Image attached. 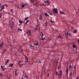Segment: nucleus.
Masks as SVG:
<instances>
[{
  "label": "nucleus",
  "mask_w": 79,
  "mask_h": 79,
  "mask_svg": "<svg viewBox=\"0 0 79 79\" xmlns=\"http://www.w3.org/2000/svg\"><path fill=\"white\" fill-rule=\"evenodd\" d=\"M13 17H12L11 19V21L12 20H13Z\"/></svg>",
  "instance_id": "52"
},
{
  "label": "nucleus",
  "mask_w": 79,
  "mask_h": 79,
  "mask_svg": "<svg viewBox=\"0 0 79 79\" xmlns=\"http://www.w3.org/2000/svg\"><path fill=\"white\" fill-rule=\"evenodd\" d=\"M75 79H79V75H78Z\"/></svg>",
  "instance_id": "26"
},
{
  "label": "nucleus",
  "mask_w": 79,
  "mask_h": 79,
  "mask_svg": "<svg viewBox=\"0 0 79 79\" xmlns=\"http://www.w3.org/2000/svg\"><path fill=\"white\" fill-rule=\"evenodd\" d=\"M3 42H2V43H1L0 45V47H1V49L2 48V47H3Z\"/></svg>",
  "instance_id": "11"
},
{
  "label": "nucleus",
  "mask_w": 79,
  "mask_h": 79,
  "mask_svg": "<svg viewBox=\"0 0 79 79\" xmlns=\"http://www.w3.org/2000/svg\"><path fill=\"white\" fill-rule=\"evenodd\" d=\"M2 10H3V9L2 8V9L0 10V11H2Z\"/></svg>",
  "instance_id": "46"
},
{
  "label": "nucleus",
  "mask_w": 79,
  "mask_h": 79,
  "mask_svg": "<svg viewBox=\"0 0 79 79\" xmlns=\"http://www.w3.org/2000/svg\"><path fill=\"white\" fill-rule=\"evenodd\" d=\"M55 74H56V76H57V75H58V72H56Z\"/></svg>",
  "instance_id": "28"
},
{
  "label": "nucleus",
  "mask_w": 79,
  "mask_h": 79,
  "mask_svg": "<svg viewBox=\"0 0 79 79\" xmlns=\"http://www.w3.org/2000/svg\"><path fill=\"white\" fill-rule=\"evenodd\" d=\"M28 61V58L27 56H26V57L25 58V61L26 63H27Z\"/></svg>",
  "instance_id": "9"
},
{
  "label": "nucleus",
  "mask_w": 79,
  "mask_h": 79,
  "mask_svg": "<svg viewBox=\"0 0 79 79\" xmlns=\"http://www.w3.org/2000/svg\"><path fill=\"white\" fill-rule=\"evenodd\" d=\"M21 7H22V8H24V4L22 5L21 6Z\"/></svg>",
  "instance_id": "31"
},
{
  "label": "nucleus",
  "mask_w": 79,
  "mask_h": 79,
  "mask_svg": "<svg viewBox=\"0 0 79 79\" xmlns=\"http://www.w3.org/2000/svg\"><path fill=\"white\" fill-rule=\"evenodd\" d=\"M54 44H55V45H57V43H54Z\"/></svg>",
  "instance_id": "42"
},
{
  "label": "nucleus",
  "mask_w": 79,
  "mask_h": 79,
  "mask_svg": "<svg viewBox=\"0 0 79 79\" xmlns=\"http://www.w3.org/2000/svg\"><path fill=\"white\" fill-rule=\"evenodd\" d=\"M19 23L21 24H22V23H23V21H22V20H19Z\"/></svg>",
  "instance_id": "18"
},
{
  "label": "nucleus",
  "mask_w": 79,
  "mask_h": 79,
  "mask_svg": "<svg viewBox=\"0 0 79 79\" xmlns=\"http://www.w3.org/2000/svg\"><path fill=\"white\" fill-rule=\"evenodd\" d=\"M28 19H29V17H27L24 19V21H26V20H27Z\"/></svg>",
  "instance_id": "22"
},
{
  "label": "nucleus",
  "mask_w": 79,
  "mask_h": 79,
  "mask_svg": "<svg viewBox=\"0 0 79 79\" xmlns=\"http://www.w3.org/2000/svg\"><path fill=\"white\" fill-rule=\"evenodd\" d=\"M6 7H8V5L7 4V5L6 6Z\"/></svg>",
  "instance_id": "59"
},
{
  "label": "nucleus",
  "mask_w": 79,
  "mask_h": 79,
  "mask_svg": "<svg viewBox=\"0 0 79 79\" xmlns=\"http://www.w3.org/2000/svg\"><path fill=\"white\" fill-rule=\"evenodd\" d=\"M29 20L28 19L27 20L26 22V23H29Z\"/></svg>",
  "instance_id": "36"
},
{
  "label": "nucleus",
  "mask_w": 79,
  "mask_h": 79,
  "mask_svg": "<svg viewBox=\"0 0 79 79\" xmlns=\"http://www.w3.org/2000/svg\"><path fill=\"white\" fill-rule=\"evenodd\" d=\"M43 36H44V35H43V33H42V36H41V37H43Z\"/></svg>",
  "instance_id": "54"
},
{
  "label": "nucleus",
  "mask_w": 79,
  "mask_h": 79,
  "mask_svg": "<svg viewBox=\"0 0 79 79\" xmlns=\"http://www.w3.org/2000/svg\"><path fill=\"white\" fill-rule=\"evenodd\" d=\"M24 72H25L24 71H23V73H24Z\"/></svg>",
  "instance_id": "64"
},
{
  "label": "nucleus",
  "mask_w": 79,
  "mask_h": 79,
  "mask_svg": "<svg viewBox=\"0 0 79 79\" xmlns=\"http://www.w3.org/2000/svg\"><path fill=\"white\" fill-rule=\"evenodd\" d=\"M67 34H66V36H68V31L67 32Z\"/></svg>",
  "instance_id": "40"
},
{
  "label": "nucleus",
  "mask_w": 79,
  "mask_h": 79,
  "mask_svg": "<svg viewBox=\"0 0 79 79\" xmlns=\"http://www.w3.org/2000/svg\"><path fill=\"white\" fill-rule=\"evenodd\" d=\"M2 9H4V8H5V7H4V6H2Z\"/></svg>",
  "instance_id": "44"
},
{
  "label": "nucleus",
  "mask_w": 79,
  "mask_h": 79,
  "mask_svg": "<svg viewBox=\"0 0 79 79\" xmlns=\"http://www.w3.org/2000/svg\"><path fill=\"white\" fill-rule=\"evenodd\" d=\"M66 74L68 75V72H66Z\"/></svg>",
  "instance_id": "58"
},
{
  "label": "nucleus",
  "mask_w": 79,
  "mask_h": 79,
  "mask_svg": "<svg viewBox=\"0 0 79 79\" xmlns=\"http://www.w3.org/2000/svg\"><path fill=\"white\" fill-rule=\"evenodd\" d=\"M23 49H21V50H20V53H22L23 52Z\"/></svg>",
  "instance_id": "29"
},
{
  "label": "nucleus",
  "mask_w": 79,
  "mask_h": 79,
  "mask_svg": "<svg viewBox=\"0 0 79 79\" xmlns=\"http://www.w3.org/2000/svg\"><path fill=\"white\" fill-rule=\"evenodd\" d=\"M77 30H76V29H75V30H74V31H73V33H76V32H77Z\"/></svg>",
  "instance_id": "17"
},
{
  "label": "nucleus",
  "mask_w": 79,
  "mask_h": 79,
  "mask_svg": "<svg viewBox=\"0 0 79 79\" xmlns=\"http://www.w3.org/2000/svg\"><path fill=\"white\" fill-rule=\"evenodd\" d=\"M39 63H42V61H40V60H39Z\"/></svg>",
  "instance_id": "53"
},
{
  "label": "nucleus",
  "mask_w": 79,
  "mask_h": 79,
  "mask_svg": "<svg viewBox=\"0 0 79 79\" xmlns=\"http://www.w3.org/2000/svg\"><path fill=\"white\" fill-rule=\"evenodd\" d=\"M13 42H14V43H15V40H13Z\"/></svg>",
  "instance_id": "39"
},
{
  "label": "nucleus",
  "mask_w": 79,
  "mask_h": 79,
  "mask_svg": "<svg viewBox=\"0 0 79 79\" xmlns=\"http://www.w3.org/2000/svg\"><path fill=\"white\" fill-rule=\"evenodd\" d=\"M14 27V26H13L12 25H11V26H10V28L12 29V28H13V27Z\"/></svg>",
  "instance_id": "30"
},
{
  "label": "nucleus",
  "mask_w": 79,
  "mask_h": 79,
  "mask_svg": "<svg viewBox=\"0 0 79 79\" xmlns=\"http://www.w3.org/2000/svg\"><path fill=\"white\" fill-rule=\"evenodd\" d=\"M44 15H45V16L46 17L48 16V17H49V15H48L47 14V13L46 12L44 13Z\"/></svg>",
  "instance_id": "10"
},
{
  "label": "nucleus",
  "mask_w": 79,
  "mask_h": 79,
  "mask_svg": "<svg viewBox=\"0 0 79 79\" xmlns=\"http://www.w3.org/2000/svg\"><path fill=\"white\" fill-rule=\"evenodd\" d=\"M19 64V66H20V67H22V66H23V64Z\"/></svg>",
  "instance_id": "21"
},
{
  "label": "nucleus",
  "mask_w": 79,
  "mask_h": 79,
  "mask_svg": "<svg viewBox=\"0 0 79 79\" xmlns=\"http://www.w3.org/2000/svg\"><path fill=\"white\" fill-rule=\"evenodd\" d=\"M68 35H71V33H69Z\"/></svg>",
  "instance_id": "51"
},
{
  "label": "nucleus",
  "mask_w": 79,
  "mask_h": 79,
  "mask_svg": "<svg viewBox=\"0 0 79 79\" xmlns=\"http://www.w3.org/2000/svg\"><path fill=\"white\" fill-rule=\"evenodd\" d=\"M66 38L67 39H68V36H67Z\"/></svg>",
  "instance_id": "61"
},
{
  "label": "nucleus",
  "mask_w": 79,
  "mask_h": 79,
  "mask_svg": "<svg viewBox=\"0 0 79 79\" xmlns=\"http://www.w3.org/2000/svg\"><path fill=\"white\" fill-rule=\"evenodd\" d=\"M21 63V61H19L18 63V64H19Z\"/></svg>",
  "instance_id": "35"
},
{
  "label": "nucleus",
  "mask_w": 79,
  "mask_h": 79,
  "mask_svg": "<svg viewBox=\"0 0 79 79\" xmlns=\"http://www.w3.org/2000/svg\"><path fill=\"white\" fill-rule=\"evenodd\" d=\"M33 3V1H32V0H31L30 1V3Z\"/></svg>",
  "instance_id": "27"
},
{
  "label": "nucleus",
  "mask_w": 79,
  "mask_h": 79,
  "mask_svg": "<svg viewBox=\"0 0 79 79\" xmlns=\"http://www.w3.org/2000/svg\"><path fill=\"white\" fill-rule=\"evenodd\" d=\"M17 75H18V74H17L16 73H15V75L16 76H17Z\"/></svg>",
  "instance_id": "47"
},
{
  "label": "nucleus",
  "mask_w": 79,
  "mask_h": 79,
  "mask_svg": "<svg viewBox=\"0 0 79 79\" xmlns=\"http://www.w3.org/2000/svg\"><path fill=\"white\" fill-rule=\"evenodd\" d=\"M7 5V4H6L5 5H4V6H6Z\"/></svg>",
  "instance_id": "62"
},
{
  "label": "nucleus",
  "mask_w": 79,
  "mask_h": 79,
  "mask_svg": "<svg viewBox=\"0 0 79 79\" xmlns=\"http://www.w3.org/2000/svg\"><path fill=\"white\" fill-rule=\"evenodd\" d=\"M26 24H27V23H26V22L25 24V26L26 25Z\"/></svg>",
  "instance_id": "63"
},
{
  "label": "nucleus",
  "mask_w": 79,
  "mask_h": 79,
  "mask_svg": "<svg viewBox=\"0 0 79 79\" xmlns=\"http://www.w3.org/2000/svg\"><path fill=\"white\" fill-rule=\"evenodd\" d=\"M61 35H60L58 37V39H60V38H61Z\"/></svg>",
  "instance_id": "24"
},
{
  "label": "nucleus",
  "mask_w": 79,
  "mask_h": 79,
  "mask_svg": "<svg viewBox=\"0 0 79 79\" xmlns=\"http://www.w3.org/2000/svg\"><path fill=\"white\" fill-rule=\"evenodd\" d=\"M74 69H76V66H75L74 67Z\"/></svg>",
  "instance_id": "41"
},
{
  "label": "nucleus",
  "mask_w": 79,
  "mask_h": 79,
  "mask_svg": "<svg viewBox=\"0 0 79 79\" xmlns=\"http://www.w3.org/2000/svg\"><path fill=\"white\" fill-rule=\"evenodd\" d=\"M11 20H10V21H9V23H10V24L9 25H10V26H12L11 25Z\"/></svg>",
  "instance_id": "25"
},
{
  "label": "nucleus",
  "mask_w": 79,
  "mask_h": 79,
  "mask_svg": "<svg viewBox=\"0 0 79 79\" xmlns=\"http://www.w3.org/2000/svg\"><path fill=\"white\" fill-rule=\"evenodd\" d=\"M58 69H60V67H59V66H58Z\"/></svg>",
  "instance_id": "56"
},
{
  "label": "nucleus",
  "mask_w": 79,
  "mask_h": 79,
  "mask_svg": "<svg viewBox=\"0 0 79 79\" xmlns=\"http://www.w3.org/2000/svg\"><path fill=\"white\" fill-rule=\"evenodd\" d=\"M69 71V70L68 69H67L66 71V73H68Z\"/></svg>",
  "instance_id": "34"
},
{
  "label": "nucleus",
  "mask_w": 79,
  "mask_h": 79,
  "mask_svg": "<svg viewBox=\"0 0 79 79\" xmlns=\"http://www.w3.org/2000/svg\"><path fill=\"white\" fill-rule=\"evenodd\" d=\"M53 12V13H54V14H58V9L57 8H54L52 10Z\"/></svg>",
  "instance_id": "2"
},
{
  "label": "nucleus",
  "mask_w": 79,
  "mask_h": 79,
  "mask_svg": "<svg viewBox=\"0 0 79 79\" xmlns=\"http://www.w3.org/2000/svg\"><path fill=\"white\" fill-rule=\"evenodd\" d=\"M47 76H49V73L47 74Z\"/></svg>",
  "instance_id": "57"
},
{
  "label": "nucleus",
  "mask_w": 79,
  "mask_h": 79,
  "mask_svg": "<svg viewBox=\"0 0 79 79\" xmlns=\"http://www.w3.org/2000/svg\"><path fill=\"white\" fill-rule=\"evenodd\" d=\"M60 38L61 39H63V37L61 36Z\"/></svg>",
  "instance_id": "50"
},
{
  "label": "nucleus",
  "mask_w": 79,
  "mask_h": 79,
  "mask_svg": "<svg viewBox=\"0 0 79 79\" xmlns=\"http://www.w3.org/2000/svg\"><path fill=\"white\" fill-rule=\"evenodd\" d=\"M73 47L74 48H76V50H77V48L76 47V46L75 45H73Z\"/></svg>",
  "instance_id": "14"
},
{
  "label": "nucleus",
  "mask_w": 79,
  "mask_h": 79,
  "mask_svg": "<svg viewBox=\"0 0 79 79\" xmlns=\"http://www.w3.org/2000/svg\"><path fill=\"white\" fill-rule=\"evenodd\" d=\"M9 59H7V60L5 62V65H6L7 63H8V61H9Z\"/></svg>",
  "instance_id": "12"
},
{
  "label": "nucleus",
  "mask_w": 79,
  "mask_h": 79,
  "mask_svg": "<svg viewBox=\"0 0 79 79\" xmlns=\"http://www.w3.org/2000/svg\"><path fill=\"white\" fill-rule=\"evenodd\" d=\"M50 22L51 23H55V22L54 21H53L50 20Z\"/></svg>",
  "instance_id": "23"
},
{
  "label": "nucleus",
  "mask_w": 79,
  "mask_h": 79,
  "mask_svg": "<svg viewBox=\"0 0 79 79\" xmlns=\"http://www.w3.org/2000/svg\"><path fill=\"white\" fill-rule=\"evenodd\" d=\"M71 68H72V66H71V65L70 64V66L69 67V69H70Z\"/></svg>",
  "instance_id": "33"
},
{
  "label": "nucleus",
  "mask_w": 79,
  "mask_h": 79,
  "mask_svg": "<svg viewBox=\"0 0 79 79\" xmlns=\"http://www.w3.org/2000/svg\"><path fill=\"white\" fill-rule=\"evenodd\" d=\"M25 77H26V78H27V79H28V77L27 76V75H26L25 76Z\"/></svg>",
  "instance_id": "37"
},
{
  "label": "nucleus",
  "mask_w": 79,
  "mask_h": 79,
  "mask_svg": "<svg viewBox=\"0 0 79 79\" xmlns=\"http://www.w3.org/2000/svg\"><path fill=\"white\" fill-rule=\"evenodd\" d=\"M17 73V69H15V73Z\"/></svg>",
  "instance_id": "38"
},
{
  "label": "nucleus",
  "mask_w": 79,
  "mask_h": 79,
  "mask_svg": "<svg viewBox=\"0 0 79 79\" xmlns=\"http://www.w3.org/2000/svg\"><path fill=\"white\" fill-rule=\"evenodd\" d=\"M1 69H2V71H5V68H3V66L1 65Z\"/></svg>",
  "instance_id": "7"
},
{
  "label": "nucleus",
  "mask_w": 79,
  "mask_h": 79,
  "mask_svg": "<svg viewBox=\"0 0 79 79\" xmlns=\"http://www.w3.org/2000/svg\"><path fill=\"white\" fill-rule=\"evenodd\" d=\"M30 47H32V44H30Z\"/></svg>",
  "instance_id": "43"
},
{
  "label": "nucleus",
  "mask_w": 79,
  "mask_h": 79,
  "mask_svg": "<svg viewBox=\"0 0 79 79\" xmlns=\"http://www.w3.org/2000/svg\"><path fill=\"white\" fill-rule=\"evenodd\" d=\"M22 31V30L21 28H18V31Z\"/></svg>",
  "instance_id": "19"
},
{
  "label": "nucleus",
  "mask_w": 79,
  "mask_h": 79,
  "mask_svg": "<svg viewBox=\"0 0 79 79\" xmlns=\"http://www.w3.org/2000/svg\"><path fill=\"white\" fill-rule=\"evenodd\" d=\"M35 31H37V28H35Z\"/></svg>",
  "instance_id": "48"
},
{
  "label": "nucleus",
  "mask_w": 79,
  "mask_h": 79,
  "mask_svg": "<svg viewBox=\"0 0 79 79\" xmlns=\"http://www.w3.org/2000/svg\"><path fill=\"white\" fill-rule=\"evenodd\" d=\"M63 74V71L60 70L59 72V74H58V79H60L61 78V76Z\"/></svg>",
  "instance_id": "1"
},
{
  "label": "nucleus",
  "mask_w": 79,
  "mask_h": 79,
  "mask_svg": "<svg viewBox=\"0 0 79 79\" xmlns=\"http://www.w3.org/2000/svg\"><path fill=\"white\" fill-rule=\"evenodd\" d=\"M72 72L71 73H70L69 75V76H71H71H72L73 74V73H74L73 70V69H72Z\"/></svg>",
  "instance_id": "6"
},
{
  "label": "nucleus",
  "mask_w": 79,
  "mask_h": 79,
  "mask_svg": "<svg viewBox=\"0 0 79 79\" xmlns=\"http://www.w3.org/2000/svg\"><path fill=\"white\" fill-rule=\"evenodd\" d=\"M26 34H29L28 37H29L31 34V30H28V31H27Z\"/></svg>",
  "instance_id": "3"
},
{
  "label": "nucleus",
  "mask_w": 79,
  "mask_h": 79,
  "mask_svg": "<svg viewBox=\"0 0 79 79\" xmlns=\"http://www.w3.org/2000/svg\"><path fill=\"white\" fill-rule=\"evenodd\" d=\"M45 3L46 4L48 5H48H50V2L48 1H46Z\"/></svg>",
  "instance_id": "4"
},
{
  "label": "nucleus",
  "mask_w": 79,
  "mask_h": 79,
  "mask_svg": "<svg viewBox=\"0 0 79 79\" xmlns=\"http://www.w3.org/2000/svg\"><path fill=\"white\" fill-rule=\"evenodd\" d=\"M0 76L1 77H2V73H0Z\"/></svg>",
  "instance_id": "45"
},
{
  "label": "nucleus",
  "mask_w": 79,
  "mask_h": 79,
  "mask_svg": "<svg viewBox=\"0 0 79 79\" xmlns=\"http://www.w3.org/2000/svg\"><path fill=\"white\" fill-rule=\"evenodd\" d=\"M6 50V49H5L3 52L2 53H4L5 52V51Z\"/></svg>",
  "instance_id": "32"
},
{
  "label": "nucleus",
  "mask_w": 79,
  "mask_h": 79,
  "mask_svg": "<svg viewBox=\"0 0 79 79\" xmlns=\"http://www.w3.org/2000/svg\"><path fill=\"white\" fill-rule=\"evenodd\" d=\"M35 45H36L37 46L39 45V43L38 42H36V43H35L34 44Z\"/></svg>",
  "instance_id": "13"
},
{
  "label": "nucleus",
  "mask_w": 79,
  "mask_h": 79,
  "mask_svg": "<svg viewBox=\"0 0 79 79\" xmlns=\"http://www.w3.org/2000/svg\"><path fill=\"white\" fill-rule=\"evenodd\" d=\"M41 39L42 40H43V41H44V40H45V39H46L45 38V37H42L41 38Z\"/></svg>",
  "instance_id": "8"
},
{
  "label": "nucleus",
  "mask_w": 79,
  "mask_h": 79,
  "mask_svg": "<svg viewBox=\"0 0 79 79\" xmlns=\"http://www.w3.org/2000/svg\"><path fill=\"white\" fill-rule=\"evenodd\" d=\"M60 14H61L62 15H65V14H64V12H62L61 11H60Z\"/></svg>",
  "instance_id": "15"
},
{
  "label": "nucleus",
  "mask_w": 79,
  "mask_h": 79,
  "mask_svg": "<svg viewBox=\"0 0 79 79\" xmlns=\"http://www.w3.org/2000/svg\"><path fill=\"white\" fill-rule=\"evenodd\" d=\"M13 47H11V48L12 50H13Z\"/></svg>",
  "instance_id": "60"
},
{
  "label": "nucleus",
  "mask_w": 79,
  "mask_h": 79,
  "mask_svg": "<svg viewBox=\"0 0 79 79\" xmlns=\"http://www.w3.org/2000/svg\"><path fill=\"white\" fill-rule=\"evenodd\" d=\"M44 19V16L42 15H40V16L39 18V19L40 20H42V19Z\"/></svg>",
  "instance_id": "5"
},
{
  "label": "nucleus",
  "mask_w": 79,
  "mask_h": 79,
  "mask_svg": "<svg viewBox=\"0 0 79 79\" xmlns=\"http://www.w3.org/2000/svg\"><path fill=\"white\" fill-rule=\"evenodd\" d=\"M11 24L12 26H14V22L12 21L11 23Z\"/></svg>",
  "instance_id": "16"
},
{
  "label": "nucleus",
  "mask_w": 79,
  "mask_h": 79,
  "mask_svg": "<svg viewBox=\"0 0 79 79\" xmlns=\"http://www.w3.org/2000/svg\"><path fill=\"white\" fill-rule=\"evenodd\" d=\"M68 64H67V66H66V68H67V69H68Z\"/></svg>",
  "instance_id": "49"
},
{
  "label": "nucleus",
  "mask_w": 79,
  "mask_h": 79,
  "mask_svg": "<svg viewBox=\"0 0 79 79\" xmlns=\"http://www.w3.org/2000/svg\"><path fill=\"white\" fill-rule=\"evenodd\" d=\"M9 66H10V67H13V64H11Z\"/></svg>",
  "instance_id": "20"
},
{
  "label": "nucleus",
  "mask_w": 79,
  "mask_h": 79,
  "mask_svg": "<svg viewBox=\"0 0 79 79\" xmlns=\"http://www.w3.org/2000/svg\"><path fill=\"white\" fill-rule=\"evenodd\" d=\"M0 16H2V13H1V14H0Z\"/></svg>",
  "instance_id": "55"
}]
</instances>
